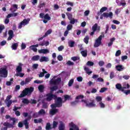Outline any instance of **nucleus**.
Returning a JSON list of instances; mask_svg holds the SVG:
<instances>
[{
	"label": "nucleus",
	"mask_w": 130,
	"mask_h": 130,
	"mask_svg": "<svg viewBox=\"0 0 130 130\" xmlns=\"http://www.w3.org/2000/svg\"><path fill=\"white\" fill-rule=\"evenodd\" d=\"M23 115L24 117H27V118L25 119V120L23 121V124L25 125V128L28 129V128H29V123L28 122V121L31 120L32 117L30 115H28V113L27 112H24L23 113Z\"/></svg>",
	"instance_id": "nucleus-1"
},
{
	"label": "nucleus",
	"mask_w": 130,
	"mask_h": 130,
	"mask_svg": "<svg viewBox=\"0 0 130 130\" xmlns=\"http://www.w3.org/2000/svg\"><path fill=\"white\" fill-rule=\"evenodd\" d=\"M105 36L104 35V32H102V35H100L98 39H96L95 43L94 44V47H99L102 43V38H104Z\"/></svg>",
	"instance_id": "nucleus-2"
},
{
	"label": "nucleus",
	"mask_w": 130,
	"mask_h": 130,
	"mask_svg": "<svg viewBox=\"0 0 130 130\" xmlns=\"http://www.w3.org/2000/svg\"><path fill=\"white\" fill-rule=\"evenodd\" d=\"M90 103H88V102L85 100H81V102L85 103L86 104V107H89L91 108L92 107H96V104H95V100H90Z\"/></svg>",
	"instance_id": "nucleus-3"
},
{
	"label": "nucleus",
	"mask_w": 130,
	"mask_h": 130,
	"mask_svg": "<svg viewBox=\"0 0 130 130\" xmlns=\"http://www.w3.org/2000/svg\"><path fill=\"white\" fill-rule=\"evenodd\" d=\"M4 127H2L1 130H8V128H14L15 125L11 124V123L5 122L3 123Z\"/></svg>",
	"instance_id": "nucleus-4"
},
{
	"label": "nucleus",
	"mask_w": 130,
	"mask_h": 130,
	"mask_svg": "<svg viewBox=\"0 0 130 130\" xmlns=\"http://www.w3.org/2000/svg\"><path fill=\"white\" fill-rule=\"evenodd\" d=\"M0 77L2 78H7L8 77V71L6 68L0 69Z\"/></svg>",
	"instance_id": "nucleus-5"
},
{
	"label": "nucleus",
	"mask_w": 130,
	"mask_h": 130,
	"mask_svg": "<svg viewBox=\"0 0 130 130\" xmlns=\"http://www.w3.org/2000/svg\"><path fill=\"white\" fill-rule=\"evenodd\" d=\"M46 100L48 102L51 101L52 99H56L57 98V96L55 94H53L52 93H49L46 94Z\"/></svg>",
	"instance_id": "nucleus-6"
},
{
	"label": "nucleus",
	"mask_w": 130,
	"mask_h": 130,
	"mask_svg": "<svg viewBox=\"0 0 130 130\" xmlns=\"http://www.w3.org/2000/svg\"><path fill=\"white\" fill-rule=\"evenodd\" d=\"M103 17H104V18H109L110 19H112V17H113V13L111 12H109V13L105 12L101 16L100 19L102 20L103 19Z\"/></svg>",
	"instance_id": "nucleus-7"
},
{
	"label": "nucleus",
	"mask_w": 130,
	"mask_h": 130,
	"mask_svg": "<svg viewBox=\"0 0 130 130\" xmlns=\"http://www.w3.org/2000/svg\"><path fill=\"white\" fill-rule=\"evenodd\" d=\"M40 18H41V19H44L45 20H47V21H50V20H51V17H50L48 13H46L45 15L43 13H40Z\"/></svg>",
	"instance_id": "nucleus-8"
},
{
	"label": "nucleus",
	"mask_w": 130,
	"mask_h": 130,
	"mask_svg": "<svg viewBox=\"0 0 130 130\" xmlns=\"http://www.w3.org/2000/svg\"><path fill=\"white\" fill-rule=\"evenodd\" d=\"M29 24V20L26 19H24L22 21L18 24V29H22V27L23 26H26V25H28Z\"/></svg>",
	"instance_id": "nucleus-9"
},
{
	"label": "nucleus",
	"mask_w": 130,
	"mask_h": 130,
	"mask_svg": "<svg viewBox=\"0 0 130 130\" xmlns=\"http://www.w3.org/2000/svg\"><path fill=\"white\" fill-rule=\"evenodd\" d=\"M61 82V78H58L55 80L51 79V81H50V83L51 85H59L60 83Z\"/></svg>",
	"instance_id": "nucleus-10"
},
{
	"label": "nucleus",
	"mask_w": 130,
	"mask_h": 130,
	"mask_svg": "<svg viewBox=\"0 0 130 130\" xmlns=\"http://www.w3.org/2000/svg\"><path fill=\"white\" fill-rule=\"evenodd\" d=\"M5 118L6 119H10V120H12L13 122L10 123V124H12L13 125H15L16 124V122H17L16 118L11 117L9 115H6Z\"/></svg>",
	"instance_id": "nucleus-11"
},
{
	"label": "nucleus",
	"mask_w": 130,
	"mask_h": 130,
	"mask_svg": "<svg viewBox=\"0 0 130 130\" xmlns=\"http://www.w3.org/2000/svg\"><path fill=\"white\" fill-rule=\"evenodd\" d=\"M116 89H117V90H119V91H121V92H123L124 91V89H126V87L125 86L122 87L120 83L116 84Z\"/></svg>",
	"instance_id": "nucleus-12"
},
{
	"label": "nucleus",
	"mask_w": 130,
	"mask_h": 130,
	"mask_svg": "<svg viewBox=\"0 0 130 130\" xmlns=\"http://www.w3.org/2000/svg\"><path fill=\"white\" fill-rule=\"evenodd\" d=\"M62 103H64V101H62V99H61V98H58L57 99V102L56 103V104L59 108L62 106Z\"/></svg>",
	"instance_id": "nucleus-13"
},
{
	"label": "nucleus",
	"mask_w": 130,
	"mask_h": 130,
	"mask_svg": "<svg viewBox=\"0 0 130 130\" xmlns=\"http://www.w3.org/2000/svg\"><path fill=\"white\" fill-rule=\"evenodd\" d=\"M25 91L26 92L27 95H30V94H32L33 93V91H34V87H27L24 89Z\"/></svg>",
	"instance_id": "nucleus-14"
},
{
	"label": "nucleus",
	"mask_w": 130,
	"mask_h": 130,
	"mask_svg": "<svg viewBox=\"0 0 130 130\" xmlns=\"http://www.w3.org/2000/svg\"><path fill=\"white\" fill-rule=\"evenodd\" d=\"M100 26H98V24L95 23L93 25V26L92 27V31H98V32L100 31Z\"/></svg>",
	"instance_id": "nucleus-15"
},
{
	"label": "nucleus",
	"mask_w": 130,
	"mask_h": 130,
	"mask_svg": "<svg viewBox=\"0 0 130 130\" xmlns=\"http://www.w3.org/2000/svg\"><path fill=\"white\" fill-rule=\"evenodd\" d=\"M60 124L58 126L59 130H66V125L62 121L59 122Z\"/></svg>",
	"instance_id": "nucleus-16"
},
{
	"label": "nucleus",
	"mask_w": 130,
	"mask_h": 130,
	"mask_svg": "<svg viewBox=\"0 0 130 130\" xmlns=\"http://www.w3.org/2000/svg\"><path fill=\"white\" fill-rule=\"evenodd\" d=\"M8 34L9 37L8 38V40L10 41V40H12V39L14 37V31L13 30H10L8 31Z\"/></svg>",
	"instance_id": "nucleus-17"
},
{
	"label": "nucleus",
	"mask_w": 130,
	"mask_h": 130,
	"mask_svg": "<svg viewBox=\"0 0 130 130\" xmlns=\"http://www.w3.org/2000/svg\"><path fill=\"white\" fill-rule=\"evenodd\" d=\"M58 112V109H52L50 110L49 114L51 115H54V114H56Z\"/></svg>",
	"instance_id": "nucleus-18"
},
{
	"label": "nucleus",
	"mask_w": 130,
	"mask_h": 130,
	"mask_svg": "<svg viewBox=\"0 0 130 130\" xmlns=\"http://www.w3.org/2000/svg\"><path fill=\"white\" fill-rule=\"evenodd\" d=\"M39 53H43L44 54H46V53H49V50L46 49H43L38 50Z\"/></svg>",
	"instance_id": "nucleus-19"
},
{
	"label": "nucleus",
	"mask_w": 130,
	"mask_h": 130,
	"mask_svg": "<svg viewBox=\"0 0 130 130\" xmlns=\"http://www.w3.org/2000/svg\"><path fill=\"white\" fill-rule=\"evenodd\" d=\"M40 62H43V61H49V59L48 58V57H47L46 56H42L40 59Z\"/></svg>",
	"instance_id": "nucleus-20"
},
{
	"label": "nucleus",
	"mask_w": 130,
	"mask_h": 130,
	"mask_svg": "<svg viewBox=\"0 0 130 130\" xmlns=\"http://www.w3.org/2000/svg\"><path fill=\"white\" fill-rule=\"evenodd\" d=\"M39 45L40 46H44V45H45V46H48V45H49V42L43 41V42H40Z\"/></svg>",
	"instance_id": "nucleus-21"
},
{
	"label": "nucleus",
	"mask_w": 130,
	"mask_h": 130,
	"mask_svg": "<svg viewBox=\"0 0 130 130\" xmlns=\"http://www.w3.org/2000/svg\"><path fill=\"white\" fill-rule=\"evenodd\" d=\"M28 94L27 93L26 90L24 89L23 90L20 95H19V98H23V97H25V96H27Z\"/></svg>",
	"instance_id": "nucleus-22"
},
{
	"label": "nucleus",
	"mask_w": 130,
	"mask_h": 130,
	"mask_svg": "<svg viewBox=\"0 0 130 130\" xmlns=\"http://www.w3.org/2000/svg\"><path fill=\"white\" fill-rule=\"evenodd\" d=\"M116 69L118 72H121L124 70V67H123L122 65H118L116 66Z\"/></svg>",
	"instance_id": "nucleus-23"
},
{
	"label": "nucleus",
	"mask_w": 130,
	"mask_h": 130,
	"mask_svg": "<svg viewBox=\"0 0 130 130\" xmlns=\"http://www.w3.org/2000/svg\"><path fill=\"white\" fill-rule=\"evenodd\" d=\"M40 58V56L37 55L32 56L31 58V60H34V61H37V60H39Z\"/></svg>",
	"instance_id": "nucleus-24"
},
{
	"label": "nucleus",
	"mask_w": 130,
	"mask_h": 130,
	"mask_svg": "<svg viewBox=\"0 0 130 130\" xmlns=\"http://www.w3.org/2000/svg\"><path fill=\"white\" fill-rule=\"evenodd\" d=\"M57 89H58V86H57V85H55L53 87H50V90L51 91V93H52V92H54V91H56Z\"/></svg>",
	"instance_id": "nucleus-25"
},
{
	"label": "nucleus",
	"mask_w": 130,
	"mask_h": 130,
	"mask_svg": "<svg viewBox=\"0 0 130 130\" xmlns=\"http://www.w3.org/2000/svg\"><path fill=\"white\" fill-rule=\"evenodd\" d=\"M16 71L18 73H21L22 72V63H19V66L16 68Z\"/></svg>",
	"instance_id": "nucleus-26"
},
{
	"label": "nucleus",
	"mask_w": 130,
	"mask_h": 130,
	"mask_svg": "<svg viewBox=\"0 0 130 130\" xmlns=\"http://www.w3.org/2000/svg\"><path fill=\"white\" fill-rule=\"evenodd\" d=\"M81 53L83 57H87L88 55V51L87 50L81 51Z\"/></svg>",
	"instance_id": "nucleus-27"
},
{
	"label": "nucleus",
	"mask_w": 130,
	"mask_h": 130,
	"mask_svg": "<svg viewBox=\"0 0 130 130\" xmlns=\"http://www.w3.org/2000/svg\"><path fill=\"white\" fill-rule=\"evenodd\" d=\"M18 46H19L18 43H15L12 44L11 48L13 50H17V48H18Z\"/></svg>",
	"instance_id": "nucleus-28"
},
{
	"label": "nucleus",
	"mask_w": 130,
	"mask_h": 130,
	"mask_svg": "<svg viewBox=\"0 0 130 130\" xmlns=\"http://www.w3.org/2000/svg\"><path fill=\"white\" fill-rule=\"evenodd\" d=\"M84 71L86 72V74H87V75H91V74H92V73H93L92 71H90V70L89 69V68L88 67H84Z\"/></svg>",
	"instance_id": "nucleus-29"
},
{
	"label": "nucleus",
	"mask_w": 130,
	"mask_h": 130,
	"mask_svg": "<svg viewBox=\"0 0 130 130\" xmlns=\"http://www.w3.org/2000/svg\"><path fill=\"white\" fill-rule=\"evenodd\" d=\"M75 42L73 41H70L68 42V45L70 47H75Z\"/></svg>",
	"instance_id": "nucleus-30"
},
{
	"label": "nucleus",
	"mask_w": 130,
	"mask_h": 130,
	"mask_svg": "<svg viewBox=\"0 0 130 130\" xmlns=\"http://www.w3.org/2000/svg\"><path fill=\"white\" fill-rule=\"evenodd\" d=\"M38 89L40 91V92L42 93V92H43V91H44V85H41V84L38 87Z\"/></svg>",
	"instance_id": "nucleus-31"
},
{
	"label": "nucleus",
	"mask_w": 130,
	"mask_h": 130,
	"mask_svg": "<svg viewBox=\"0 0 130 130\" xmlns=\"http://www.w3.org/2000/svg\"><path fill=\"white\" fill-rule=\"evenodd\" d=\"M89 39H90V37H89V36H86L84 38L83 41L84 43H85L86 44H88L89 43Z\"/></svg>",
	"instance_id": "nucleus-32"
},
{
	"label": "nucleus",
	"mask_w": 130,
	"mask_h": 130,
	"mask_svg": "<svg viewBox=\"0 0 130 130\" xmlns=\"http://www.w3.org/2000/svg\"><path fill=\"white\" fill-rule=\"evenodd\" d=\"M29 49L30 50H33L34 52H37L38 49L37 48L35 47L34 45H31L29 47Z\"/></svg>",
	"instance_id": "nucleus-33"
},
{
	"label": "nucleus",
	"mask_w": 130,
	"mask_h": 130,
	"mask_svg": "<svg viewBox=\"0 0 130 130\" xmlns=\"http://www.w3.org/2000/svg\"><path fill=\"white\" fill-rule=\"evenodd\" d=\"M52 129V128L51 127V125L50 124V123H49V122L47 123L46 125V130H50Z\"/></svg>",
	"instance_id": "nucleus-34"
},
{
	"label": "nucleus",
	"mask_w": 130,
	"mask_h": 130,
	"mask_svg": "<svg viewBox=\"0 0 130 130\" xmlns=\"http://www.w3.org/2000/svg\"><path fill=\"white\" fill-rule=\"evenodd\" d=\"M34 121L35 123H41V122L43 121V120L42 118H39V119H35L34 120Z\"/></svg>",
	"instance_id": "nucleus-35"
},
{
	"label": "nucleus",
	"mask_w": 130,
	"mask_h": 130,
	"mask_svg": "<svg viewBox=\"0 0 130 130\" xmlns=\"http://www.w3.org/2000/svg\"><path fill=\"white\" fill-rule=\"evenodd\" d=\"M10 18H11V17H9L8 14L4 21L5 24H9V23H10Z\"/></svg>",
	"instance_id": "nucleus-36"
},
{
	"label": "nucleus",
	"mask_w": 130,
	"mask_h": 130,
	"mask_svg": "<svg viewBox=\"0 0 130 130\" xmlns=\"http://www.w3.org/2000/svg\"><path fill=\"white\" fill-rule=\"evenodd\" d=\"M66 14L67 15L69 20H72V19H73V14H72V13H70V12H67Z\"/></svg>",
	"instance_id": "nucleus-37"
},
{
	"label": "nucleus",
	"mask_w": 130,
	"mask_h": 130,
	"mask_svg": "<svg viewBox=\"0 0 130 130\" xmlns=\"http://www.w3.org/2000/svg\"><path fill=\"white\" fill-rule=\"evenodd\" d=\"M19 15L18 13H10L8 14V17H17Z\"/></svg>",
	"instance_id": "nucleus-38"
},
{
	"label": "nucleus",
	"mask_w": 130,
	"mask_h": 130,
	"mask_svg": "<svg viewBox=\"0 0 130 130\" xmlns=\"http://www.w3.org/2000/svg\"><path fill=\"white\" fill-rule=\"evenodd\" d=\"M39 115H44V114H45V110H44L43 109H41L39 112H38Z\"/></svg>",
	"instance_id": "nucleus-39"
},
{
	"label": "nucleus",
	"mask_w": 130,
	"mask_h": 130,
	"mask_svg": "<svg viewBox=\"0 0 130 130\" xmlns=\"http://www.w3.org/2000/svg\"><path fill=\"white\" fill-rule=\"evenodd\" d=\"M70 21V24H72V25H74V24H75V23H76V22H78V20L75 18H72L71 19H70L69 20Z\"/></svg>",
	"instance_id": "nucleus-40"
},
{
	"label": "nucleus",
	"mask_w": 130,
	"mask_h": 130,
	"mask_svg": "<svg viewBox=\"0 0 130 130\" xmlns=\"http://www.w3.org/2000/svg\"><path fill=\"white\" fill-rule=\"evenodd\" d=\"M14 82V78H11L10 81H7L6 82L7 86H11V85H12V84H13V82Z\"/></svg>",
	"instance_id": "nucleus-41"
},
{
	"label": "nucleus",
	"mask_w": 130,
	"mask_h": 130,
	"mask_svg": "<svg viewBox=\"0 0 130 130\" xmlns=\"http://www.w3.org/2000/svg\"><path fill=\"white\" fill-rule=\"evenodd\" d=\"M24 75L25 74H24V73H19L16 74L15 76H16V77H20V78H23Z\"/></svg>",
	"instance_id": "nucleus-42"
},
{
	"label": "nucleus",
	"mask_w": 130,
	"mask_h": 130,
	"mask_svg": "<svg viewBox=\"0 0 130 130\" xmlns=\"http://www.w3.org/2000/svg\"><path fill=\"white\" fill-rule=\"evenodd\" d=\"M22 103H23V104H28L30 103V101H29L27 99H24L22 101Z\"/></svg>",
	"instance_id": "nucleus-43"
},
{
	"label": "nucleus",
	"mask_w": 130,
	"mask_h": 130,
	"mask_svg": "<svg viewBox=\"0 0 130 130\" xmlns=\"http://www.w3.org/2000/svg\"><path fill=\"white\" fill-rule=\"evenodd\" d=\"M73 84H74V79H71L68 83L69 87H72Z\"/></svg>",
	"instance_id": "nucleus-44"
},
{
	"label": "nucleus",
	"mask_w": 130,
	"mask_h": 130,
	"mask_svg": "<svg viewBox=\"0 0 130 130\" xmlns=\"http://www.w3.org/2000/svg\"><path fill=\"white\" fill-rule=\"evenodd\" d=\"M95 99L97 102H101L102 101V98L101 96H96Z\"/></svg>",
	"instance_id": "nucleus-45"
},
{
	"label": "nucleus",
	"mask_w": 130,
	"mask_h": 130,
	"mask_svg": "<svg viewBox=\"0 0 130 130\" xmlns=\"http://www.w3.org/2000/svg\"><path fill=\"white\" fill-rule=\"evenodd\" d=\"M67 31H70V30H72L73 29V25L72 24H69L67 25Z\"/></svg>",
	"instance_id": "nucleus-46"
},
{
	"label": "nucleus",
	"mask_w": 130,
	"mask_h": 130,
	"mask_svg": "<svg viewBox=\"0 0 130 130\" xmlns=\"http://www.w3.org/2000/svg\"><path fill=\"white\" fill-rule=\"evenodd\" d=\"M39 113L36 112L32 114V117H34V118H37V117H39Z\"/></svg>",
	"instance_id": "nucleus-47"
},
{
	"label": "nucleus",
	"mask_w": 130,
	"mask_h": 130,
	"mask_svg": "<svg viewBox=\"0 0 130 130\" xmlns=\"http://www.w3.org/2000/svg\"><path fill=\"white\" fill-rule=\"evenodd\" d=\"M43 103V108H44V109H47L48 108V105H47V103H44L42 102Z\"/></svg>",
	"instance_id": "nucleus-48"
},
{
	"label": "nucleus",
	"mask_w": 130,
	"mask_h": 130,
	"mask_svg": "<svg viewBox=\"0 0 130 130\" xmlns=\"http://www.w3.org/2000/svg\"><path fill=\"white\" fill-rule=\"evenodd\" d=\"M66 64L67 66H74V64H75V63L72 62V61L71 60H69L67 63H66Z\"/></svg>",
	"instance_id": "nucleus-49"
},
{
	"label": "nucleus",
	"mask_w": 130,
	"mask_h": 130,
	"mask_svg": "<svg viewBox=\"0 0 130 130\" xmlns=\"http://www.w3.org/2000/svg\"><path fill=\"white\" fill-rule=\"evenodd\" d=\"M52 32V30L51 29H49L46 32L45 34V36L46 37L47 35H49V34H51V32Z\"/></svg>",
	"instance_id": "nucleus-50"
},
{
	"label": "nucleus",
	"mask_w": 130,
	"mask_h": 130,
	"mask_svg": "<svg viewBox=\"0 0 130 130\" xmlns=\"http://www.w3.org/2000/svg\"><path fill=\"white\" fill-rule=\"evenodd\" d=\"M51 107L52 109H54L56 108V107H57L58 108H59V107L58 106V105L56 104V103L52 104L51 105Z\"/></svg>",
	"instance_id": "nucleus-51"
},
{
	"label": "nucleus",
	"mask_w": 130,
	"mask_h": 130,
	"mask_svg": "<svg viewBox=\"0 0 130 130\" xmlns=\"http://www.w3.org/2000/svg\"><path fill=\"white\" fill-rule=\"evenodd\" d=\"M87 65L89 67H93V66H94V62L91 61H88L87 62Z\"/></svg>",
	"instance_id": "nucleus-52"
},
{
	"label": "nucleus",
	"mask_w": 130,
	"mask_h": 130,
	"mask_svg": "<svg viewBox=\"0 0 130 130\" xmlns=\"http://www.w3.org/2000/svg\"><path fill=\"white\" fill-rule=\"evenodd\" d=\"M107 10V7H102L100 10V13H103L104 12H105Z\"/></svg>",
	"instance_id": "nucleus-53"
},
{
	"label": "nucleus",
	"mask_w": 130,
	"mask_h": 130,
	"mask_svg": "<svg viewBox=\"0 0 130 130\" xmlns=\"http://www.w3.org/2000/svg\"><path fill=\"white\" fill-rule=\"evenodd\" d=\"M57 124H58V123L55 121H54L53 122V128H55V127L57 126Z\"/></svg>",
	"instance_id": "nucleus-54"
},
{
	"label": "nucleus",
	"mask_w": 130,
	"mask_h": 130,
	"mask_svg": "<svg viewBox=\"0 0 130 130\" xmlns=\"http://www.w3.org/2000/svg\"><path fill=\"white\" fill-rule=\"evenodd\" d=\"M76 99V100H79V99H84V95H79L78 96H77Z\"/></svg>",
	"instance_id": "nucleus-55"
},
{
	"label": "nucleus",
	"mask_w": 130,
	"mask_h": 130,
	"mask_svg": "<svg viewBox=\"0 0 130 130\" xmlns=\"http://www.w3.org/2000/svg\"><path fill=\"white\" fill-rule=\"evenodd\" d=\"M120 54H121V51H120V50H118L115 53V56H119Z\"/></svg>",
	"instance_id": "nucleus-56"
},
{
	"label": "nucleus",
	"mask_w": 130,
	"mask_h": 130,
	"mask_svg": "<svg viewBox=\"0 0 130 130\" xmlns=\"http://www.w3.org/2000/svg\"><path fill=\"white\" fill-rule=\"evenodd\" d=\"M64 101H67V100H70V99L71 98V96L69 95H64Z\"/></svg>",
	"instance_id": "nucleus-57"
},
{
	"label": "nucleus",
	"mask_w": 130,
	"mask_h": 130,
	"mask_svg": "<svg viewBox=\"0 0 130 130\" xmlns=\"http://www.w3.org/2000/svg\"><path fill=\"white\" fill-rule=\"evenodd\" d=\"M8 103L7 104V107H10L11 106V105H12V103H13V102L12 101V100H10V101H7Z\"/></svg>",
	"instance_id": "nucleus-58"
},
{
	"label": "nucleus",
	"mask_w": 130,
	"mask_h": 130,
	"mask_svg": "<svg viewBox=\"0 0 130 130\" xmlns=\"http://www.w3.org/2000/svg\"><path fill=\"white\" fill-rule=\"evenodd\" d=\"M106 90H107V88H106V87L102 88L101 89V90H100V92L103 93V92H105V91H106Z\"/></svg>",
	"instance_id": "nucleus-59"
},
{
	"label": "nucleus",
	"mask_w": 130,
	"mask_h": 130,
	"mask_svg": "<svg viewBox=\"0 0 130 130\" xmlns=\"http://www.w3.org/2000/svg\"><path fill=\"white\" fill-rule=\"evenodd\" d=\"M25 84H27L31 82V79L30 78H26L25 80Z\"/></svg>",
	"instance_id": "nucleus-60"
},
{
	"label": "nucleus",
	"mask_w": 130,
	"mask_h": 130,
	"mask_svg": "<svg viewBox=\"0 0 130 130\" xmlns=\"http://www.w3.org/2000/svg\"><path fill=\"white\" fill-rule=\"evenodd\" d=\"M121 12V10L120 9H117L115 12V14L117 15H118Z\"/></svg>",
	"instance_id": "nucleus-61"
},
{
	"label": "nucleus",
	"mask_w": 130,
	"mask_h": 130,
	"mask_svg": "<svg viewBox=\"0 0 130 130\" xmlns=\"http://www.w3.org/2000/svg\"><path fill=\"white\" fill-rule=\"evenodd\" d=\"M104 64H105V62H104L103 61H100L99 62V66H100V67H103V66H104Z\"/></svg>",
	"instance_id": "nucleus-62"
},
{
	"label": "nucleus",
	"mask_w": 130,
	"mask_h": 130,
	"mask_svg": "<svg viewBox=\"0 0 130 130\" xmlns=\"http://www.w3.org/2000/svg\"><path fill=\"white\" fill-rule=\"evenodd\" d=\"M123 79H124V80H128L130 78L129 75H124L122 76Z\"/></svg>",
	"instance_id": "nucleus-63"
},
{
	"label": "nucleus",
	"mask_w": 130,
	"mask_h": 130,
	"mask_svg": "<svg viewBox=\"0 0 130 130\" xmlns=\"http://www.w3.org/2000/svg\"><path fill=\"white\" fill-rule=\"evenodd\" d=\"M124 94H125L126 95H128L129 94H130V90H124L123 91Z\"/></svg>",
	"instance_id": "nucleus-64"
}]
</instances>
